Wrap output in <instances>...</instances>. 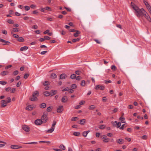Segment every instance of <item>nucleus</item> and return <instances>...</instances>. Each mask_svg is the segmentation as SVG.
Segmentation results:
<instances>
[{"label":"nucleus","mask_w":151,"mask_h":151,"mask_svg":"<svg viewBox=\"0 0 151 151\" xmlns=\"http://www.w3.org/2000/svg\"><path fill=\"white\" fill-rule=\"evenodd\" d=\"M75 73L77 75H81V72L80 71L78 70L76 71Z\"/></svg>","instance_id":"a18cd8bd"},{"label":"nucleus","mask_w":151,"mask_h":151,"mask_svg":"<svg viewBox=\"0 0 151 151\" xmlns=\"http://www.w3.org/2000/svg\"><path fill=\"white\" fill-rule=\"evenodd\" d=\"M105 88V87L104 86H100V85H97L96 86L95 89L96 90L100 89L101 90H104Z\"/></svg>","instance_id":"423d86ee"},{"label":"nucleus","mask_w":151,"mask_h":151,"mask_svg":"<svg viewBox=\"0 0 151 151\" xmlns=\"http://www.w3.org/2000/svg\"><path fill=\"white\" fill-rule=\"evenodd\" d=\"M11 89V88L10 87H9L6 88L5 89V90L6 91L8 92Z\"/></svg>","instance_id":"338daca9"},{"label":"nucleus","mask_w":151,"mask_h":151,"mask_svg":"<svg viewBox=\"0 0 151 151\" xmlns=\"http://www.w3.org/2000/svg\"><path fill=\"white\" fill-rule=\"evenodd\" d=\"M75 32H76V33L73 34V35L75 37L78 36V35L81 33L78 30L76 31Z\"/></svg>","instance_id":"4be33fe9"},{"label":"nucleus","mask_w":151,"mask_h":151,"mask_svg":"<svg viewBox=\"0 0 151 151\" xmlns=\"http://www.w3.org/2000/svg\"><path fill=\"white\" fill-rule=\"evenodd\" d=\"M19 28L17 27L14 28L13 29V31L14 32H17L19 31Z\"/></svg>","instance_id":"473e14b6"},{"label":"nucleus","mask_w":151,"mask_h":151,"mask_svg":"<svg viewBox=\"0 0 151 151\" xmlns=\"http://www.w3.org/2000/svg\"><path fill=\"white\" fill-rule=\"evenodd\" d=\"M76 76L75 74H73L70 76V78L72 79H74L76 78Z\"/></svg>","instance_id":"ea45409f"},{"label":"nucleus","mask_w":151,"mask_h":151,"mask_svg":"<svg viewBox=\"0 0 151 151\" xmlns=\"http://www.w3.org/2000/svg\"><path fill=\"white\" fill-rule=\"evenodd\" d=\"M45 10H47L51 11V8L48 6H46L45 7Z\"/></svg>","instance_id":"5fc2aeb1"},{"label":"nucleus","mask_w":151,"mask_h":151,"mask_svg":"<svg viewBox=\"0 0 151 151\" xmlns=\"http://www.w3.org/2000/svg\"><path fill=\"white\" fill-rule=\"evenodd\" d=\"M63 106H60L57 109V111L58 113H61L63 111Z\"/></svg>","instance_id":"1a4fd4ad"},{"label":"nucleus","mask_w":151,"mask_h":151,"mask_svg":"<svg viewBox=\"0 0 151 151\" xmlns=\"http://www.w3.org/2000/svg\"><path fill=\"white\" fill-rule=\"evenodd\" d=\"M148 14L147 13L145 10L143 12L142 16H144L145 17L147 16L148 15Z\"/></svg>","instance_id":"2f4dec72"},{"label":"nucleus","mask_w":151,"mask_h":151,"mask_svg":"<svg viewBox=\"0 0 151 151\" xmlns=\"http://www.w3.org/2000/svg\"><path fill=\"white\" fill-rule=\"evenodd\" d=\"M143 2L145 4V5L146 6H147L149 4L145 0L143 1Z\"/></svg>","instance_id":"680f3d73"},{"label":"nucleus","mask_w":151,"mask_h":151,"mask_svg":"<svg viewBox=\"0 0 151 151\" xmlns=\"http://www.w3.org/2000/svg\"><path fill=\"white\" fill-rule=\"evenodd\" d=\"M44 94L45 96H48L51 95L50 92L47 91H45L44 92Z\"/></svg>","instance_id":"aec40b11"},{"label":"nucleus","mask_w":151,"mask_h":151,"mask_svg":"<svg viewBox=\"0 0 151 151\" xmlns=\"http://www.w3.org/2000/svg\"><path fill=\"white\" fill-rule=\"evenodd\" d=\"M60 32L61 34L63 35H65L66 34V32L63 30L60 31Z\"/></svg>","instance_id":"3c124183"},{"label":"nucleus","mask_w":151,"mask_h":151,"mask_svg":"<svg viewBox=\"0 0 151 151\" xmlns=\"http://www.w3.org/2000/svg\"><path fill=\"white\" fill-rule=\"evenodd\" d=\"M1 102V106L2 107H4L6 106L7 105V104L8 103L7 101H6L4 100H2Z\"/></svg>","instance_id":"6e6552de"},{"label":"nucleus","mask_w":151,"mask_h":151,"mask_svg":"<svg viewBox=\"0 0 151 151\" xmlns=\"http://www.w3.org/2000/svg\"><path fill=\"white\" fill-rule=\"evenodd\" d=\"M18 73V70H15L13 72V74L14 76H16Z\"/></svg>","instance_id":"8fccbe9b"},{"label":"nucleus","mask_w":151,"mask_h":151,"mask_svg":"<svg viewBox=\"0 0 151 151\" xmlns=\"http://www.w3.org/2000/svg\"><path fill=\"white\" fill-rule=\"evenodd\" d=\"M21 84V81H19L17 84L16 86L17 87H19Z\"/></svg>","instance_id":"052dcab7"},{"label":"nucleus","mask_w":151,"mask_h":151,"mask_svg":"<svg viewBox=\"0 0 151 151\" xmlns=\"http://www.w3.org/2000/svg\"><path fill=\"white\" fill-rule=\"evenodd\" d=\"M35 123L36 125H39L43 123L41 119H37L35 121Z\"/></svg>","instance_id":"20e7f679"},{"label":"nucleus","mask_w":151,"mask_h":151,"mask_svg":"<svg viewBox=\"0 0 151 151\" xmlns=\"http://www.w3.org/2000/svg\"><path fill=\"white\" fill-rule=\"evenodd\" d=\"M125 118L124 117H121L119 119L121 120V122L122 123H125Z\"/></svg>","instance_id":"a878e982"},{"label":"nucleus","mask_w":151,"mask_h":151,"mask_svg":"<svg viewBox=\"0 0 151 151\" xmlns=\"http://www.w3.org/2000/svg\"><path fill=\"white\" fill-rule=\"evenodd\" d=\"M56 124V121H53L52 124V126L51 127L54 128H55V125Z\"/></svg>","instance_id":"72a5a7b5"},{"label":"nucleus","mask_w":151,"mask_h":151,"mask_svg":"<svg viewBox=\"0 0 151 151\" xmlns=\"http://www.w3.org/2000/svg\"><path fill=\"white\" fill-rule=\"evenodd\" d=\"M17 40L19 42H23L24 41V39L22 37H20L18 38Z\"/></svg>","instance_id":"5701e85b"},{"label":"nucleus","mask_w":151,"mask_h":151,"mask_svg":"<svg viewBox=\"0 0 151 151\" xmlns=\"http://www.w3.org/2000/svg\"><path fill=\"white\" fill-rule=\"evenodd\" d=\"M90 132V131L89 130L83 132V135L85 137H86L88 134Z\"/></svg>","instance_id":"a211bd4d"},{"label":"nucleus","mask_w":151,"mask_h":151,"mask_svg":"<svg viewBox=\"0 0 151 151\" xmlns=\"http://www.w3.org/2000/svg\"><path fill=\"white\" fill-rule=\"evenodd\" d=\"M26 109L28 110H32L33 109L32 105H29L27 106Z\"/></svg>","instance_id":"dca6fc26"},{"label":"nucleus","mask_w":151,"mask_h":151,"mask_svg":"<svg viewBox=\"0 0 151 151\" xmlns=\"http://www.w3.org/2000/svg\"><path fill=\"white\" fill-rule=\"evenodd\" d=\"M80 134L79 132H75L73 133V134L76 136H79Z\"/></svg>","instance_id":"c85d7f7f"},{"label":"nucleus","mask_w":151,"mask_h":151,"mask_svg":"<svg viewBox=\"0 0 151 151\" xmlns=\"http://www.w3.org/2000/svg\"><path fill=\"white\" fill-rule=\"evenodd\" d=\"M78 118L77 117H73L71 119V120L72 121H75L76 120V119H78Z\"/></svg>","instance_id":"de8ad7c7"},{"label":"nucleus","mask_w":151,"mask_h":151,"mask_svg":"<svg viewBox=\"0 0 151 151\" xmlns=\"http://www.w3.org/2000/svg\"><path fill=\"white\" fill-rule=\"evenodd\" d=\"M46 104L45 103H42L40 105V107L42 109L45 108L46 107Z\"/></svg>","instance_id":"412c9836"},{"label":"nucleus","mask_w":151,"mask_h":151,"mask_svg":"<svg viewBox=\"0 0 151 151\" xmlns=\"http://www.w3.org/2000/svg\"><path fill=\"white\" fill-rule=\"evenodd\" d=\"M57 91L56 90H52L51 91L50 93L51 96H52L56 94L57 93Z\"/></svg>","instance_id":"4468645a"},{"label":"nucleus","mask_w":151,"mask_h":151,"mask_svg":"<svg viewBox=\"0 0 151 151\" xmlns=\"http://www.w3.org/2000/svg\"><path fill=\"white\" fill-rule=\"evenodd\" d=\"M25 10L26 11H28L30 9V7L28 6H24Z\"/></svg>","instance_id":"603ef678"},{"label":"nucleus","mask_w":151,"mask_h":151,"mask_svg":"<svg viewBox=\"0 0 151 151\" xmlns=\"http://www.w3.org/2000/svg\"><path fill=\"white\" fill-rule=\"evenodd\" d=\"M60 79H64L67 77L66 75L65 74H62L60 75Z\"/></svg>","instance_id":"ddd939ff"},{"label":"nucleus","mask_w":151,"mask_h":151,"mask_svg":"<svg viewBox=\"0 0 151 151\" xmlns=\"http://www.w3.org/2000/svg\"><path fill=\"white\" fill-rule=\"evenodd\" d=\"M60 147L63 150H65V147L63 145H61L60 146Z\"/></svg>","instance_id":"c03bdc74"},{"label":"nucleus","mask_w":151,"mask_h":151,"mask_svg":"<svg viewBox=\"0 0 151 151\" xmlns=\"http://www.w3.org/2000/svg\"><path fill=\"white\" fill-rule=\"evenodd\" d=\"M45 40H49L50 39V37L47 36H45L44 37Z\"/></svg>","instance_id":"09e8293b"},{"label":"nucleus","mask_w":151,"mask_h":151,"mask_svg":"<svg viewBox=\"0 0 151 151\" xmlns=\"http://www.w3.org/2000/svg\"><path fill=\"white\" fill-rule=\"evenodd\" d=\"M146 6L147 9H148V11L150 10H151V7L149 4L147 6Z\"/></svg>","instance_id":"e2e57ef3"},{"label":"nucleus","mask_w":151,"mask_h":151,"mask_svg":"<svg viewBox=\"0 0 151 151\" xmlns=\"http://www.w3.org/2000/svg\"><path fill=\"white\" fill-rule=\"evenodd\" d=\"M102 138L104 139V142H109V139L108 138H107V136L106 135H103L102 136Z\"/></svg>","instance_id":"9d476101"},{"label":"nucleus","mask_w":151,"mask_h":151,"mask_svg":"<svg viewBox=\"0 0 151 151\" xmlns=\"http://www.w3.org/2000/svg\"><path fill=\"white\" fill-rule=\"evenodd\" d=\"M52 108L53 107L52 106H50L47 108V111L48 112H50L52 110Z\"/></svg>","instance_id":"b1692460"},{"label":"nucleus","mask_w":151,"mask_h":151,"mask_svg":"<svg viewBox=\"0 0 151 151\" xmlns=\"http://www.w3.org/2000/svg\"><path fill=\"white\" fill-rule=\"evenodd\" d=\"M9 72L7 71H4L0 73V75L3 76H5L9 73Z\"/></svg>","instance_id":"9b49d317"},{"label":"nucleus","mask_w":151,"mask_h":151,"mask_svg":"<svg viewBox=\"0 0 151 151\" xmlns=\"http://www.w3.org/2000/svg\"><path fill=\"white\" fill-rule=\"evenodd\" d=\"M1 142H2L3 144H0V147H3L6 144V143L4 142L0 141V143H1Z\"/></svg>","instance_id":"4c0bfd02"},{"label":"nucleus","mask_w":151,"mask_h":151,"mask_svg":"<svg viewBox=\"0 0 151 151\" xmlns=\"http://www.w3.org/2000/svg\"><path fill=\"white\" fill-rule=\"evenodd\" d=\"M117 142L119 144H122L124 143V141L122 139H119L117 141Z\"/></svg>","instance_id":"6ab92c4d"},{"label":"nucleus","mask_w":151,"mask_h":151,"mask_svg":"<svg viewBox=\"0 0 151 151\" xmlns=\"http://www.w3.org/2000/svg\"><path fill=\"white\" fill-rule=\"evenodd\" d=\"M32 28L34 29H36L38 28V26L37 25H35L32 26Z\"/></svg>","instance_id":"0e129e2a"},{"label":"nucleus","mask_w":151,"mask_h":151,"mask_svg":"<svg viewBox=\"0 0 151 151\" xmlns=\"http://www.w3.org/2000/svg\"><path fill=\"white\" fill-rule=\"evenodd\" d=\"M121 125V123L120 122H117V123L116 124V127L117 128H119Z\"/></svg>","instance_id":"37998d69"},{"label":"nucleus","mask_w":151,"mask_h":151,"mask_svg":"<svg viewBox=\"0 0 151 151\" xmlns=\"http://www.w3.org/2000/svg\"><path fill=\"white\" fill-rule=\"evenodd\" d=\"M111 69L114 71L115 70H116V67L114 65H111Z\"/></svg>","instance_id":"e433bc0d"},{"label":"nucleus","mask_w":151,"mask_h":151,"mask_svg":"<svg viewBox=\"0 0 151 151\" xmlns=\"http://www.w3.org/2000/svg\"><path fill=\"white\" fill-rule=\"evenodd\" d=\"M106 127V126L104 124H102L101 125L99 126V128L100 129H104V128H105Z\"/></svg>","instance_id":"bb28decb"},{"label":"nucleus","mask_w":151,"mask_h":151,"mask_svg":"<svg viewBox=\"0 0 151 151\" xmlns=\"http://www.w3.org/2000/svg\"><path fill=\"white\" fill-rule=\"evenodd\" d=\"M54 129L55 128L51 127V128L46 130V131L47 133H51L54 131Z\"/></svg>","instance_id":"f8f14e48"},{"label":"nucleus","mask_w":151,"mask_h":151,"mask_svg":"<svg viewBox=\"0 0 151 151\" xmlns=\"http://www.w3.org/2000/svg\"><path fill=\"white\" fill-rule=\"evenodd\" d=\"M2 33L3 34H4V35H6L7 33V32L6 30H3L2 31Z\"/></svg>","instance_id":"6e6d98bb"},{"label":"nucleus","mask_w":151,"mask_h":151,"mask_svg":"<svg viewBox=\"0 0 151 151\" xmlns=\"http://www.w3.org/2000/svg\"><path fill=\"white\" fill-rule=\"evenodd\" d=\"M49 83L47 81H45L44 83H43V85L44 86H46L48 85V84Z\"/></svg>","instance_id":"774afa93"},{"label":"nucleus","mask_w":151,"mask_h":151,"mask_svg":"<svg viewBox=\"0 0 151 151\" xmlns=\"http://www.w3.org/2000/svg\"><path fill=\"white\" fill-rule=\"evenodd\" d=\"M93 40L95 41L98 44H100L101 42H100L98 40L96 39H94Z\"/></svg>","instance_id":"bf43d9fd"},{"label":"nucleus","mask_w":151,"mask_h":151,"mask_svg":"<svg viewBox=\"0 0 151 151\" xmlns=\"http://www.w3.org/2000/svg\"><path fill=\"white\" fill-rule=\"evenodd\" d=\"M51 77L52 78H55L57 77V76L55 73H53L51 74Z\"/></svg>","instance_id":"7c9ffc66"},{"label":"nucleus","mask_w":151,"mask_h":151,"mask_svg":"<svg viewBox=\"0 0 151 151\" xmlns=\"http://www.w3.org/2000/svg\"><path fill=\"white\" fill-rule=\"evenodd\" d=\"M22 129L24 131L26 132H28L29 131V128L27 125H25L22 126Z\"/></svg>","instance_id":"39448f33"},{"label":"nucleus","mask_w":151,"mask_h":151,"mask_svg":"<svg viewBox=\"0 0 151 151\" xmlns=\"http://www.w3.org/2000/svg\"><path fill=\"white\" fill-rule=\"evenodd\" d=\"M86 84V82L84 80L82 81L81 83V85L82 86H84Z\"/></svg>","instance_id":"c756f323"},{"label":"nucleus","mask_w":151,"mask_h":151,"mask_svg":"<svg viewBox=\"0 0 151 151\" xmlns=\"http://www.w3.org/2000/svg\"><path fill=\"white\" fill-rule=\"evenodd\" d=\"M85 122V119H82L80 120L79 124L81 125H84Z\"/></svg>","instance_id":"393cba45"},{"label":"nucleus","mask_w":151,"mask_h":151,"mask_svg":"<svg viewBox=\"0 0 151 151\" xmlns=\"http://www.w3.org/2000/svg\"><path fill=\"white\" fill-rule=\"evenodd\" d=\"M68 99L66 96H64L62 98V102L65 103L67 102Z\"/></svg>","instance_id":"f3484780"},{"label":"nucleus","mask_w":151,"mask_h":151,"mask_svg":"<svg viewBox=\"0 0 151 151\" xmlns=\"http://www.w3.org/2000/svg\"><path fill=\"white\" fill-rule=\"evenodd\" d=\"M25 144H37V142H28L25 143Z\"/></svg>","instance_id":"c9c22d12"},{"label":"nucleus","mask_w":151,"mask_h":151,"mask_svg":"<svg viewBox=\"0 0 151 151\" xmlns=\"http://www.w3.org/2000/svg\"><path fill=\"white\" fill-rule=\"evenodd\" d=\"M11 98L9 97H8L7 98V103H9L10 102H11Z\"/></svg>","instance_id":"864d4df0"},{"label":"nucleus","mask_w":151,"mask_h":151,"mask_svg":"<svg viewBox=\"0 0 151 151\" xmlns=\"http://www.w3.org/2000/svg\"><path fill=\"white\" fill-rule=\"evenodd\" d=\"M85 103V102L84 101H82L79 103V104L81 105H82L84 104Z\"/></svg>","instance_id":"4d7b16f0"},{"label":"nucleus","mask_w":151,"mask_h":151,"mask_svg":"<svg viewBox=\"0 0 151 151\" xmlns=\"http://www.w3.org/2000/svg\"><path fill=\"white\" fill-rule=\"evenodd\" d=\"M49 31H50L49 30L47 29L46 31L43 32V34H48V33L49 32Z\"/></svg>","instance_id":"69168bd1"},{"label":"nucleus","mask_w":151,"mask_h":151,"mask_svg":"<svg viewBox=\"0 0 151 151\" xmlns=\"http://www.w3.org/2000/svg\"><path fill=\"white\" fill-rule=\"evenodd\" d=\"M145 18L147 20V21L150 22H151V19L149 15L145 17Z\"/></svg>","instance_id":"cd10ccee"},{"label":"nucleus","mask_w":151,"mask_h":151,"mask_svg":"<svg viewBox=\"0 0 151 151\" xmlns=\"http://www.w3.org/2000/svg\"><path fill=\"white\" fill-rule=\"evenodd\" d=\"M95 108V106L94 105H92L90 106L89 107L90 109H93Z\"/></svg>","instance_id":"79ce46f5"},{"label":"nucleus","mask_w":151,"mask_h":151,"mask_svg":"<svg viewBox=\"0 0 151 151\" xmlns=\"http://www.w3.org/2000/svg\"><path fill=\"white\" fill-rule=\"evenodd\" d=\"M131 6L135 11L136 15L139 17L142 16L143 12L144 9L143 8L139 9V7L132 2L131 3Z\"/></svg>","instance_id":"f257e3e1"},{"label":"nucleus","mask_w":151,"mask_h":151,"mask_svg":"<svg viewBox=\"0 0 151 151\" xmlns=\"http://www.w3.org/2000/svg\"><path fill=\"white\" fill-rule=\"evenodd\" d=\"M7 22L11 24H12L14 23L12 19H8L7 21Z\"/></svg>","instance_id":"58836bf2"},{"label":"nucleus","mask_w":151,"mask_h":151,"mask_svg":"<svg viewBox=\"0 0 151 151\" xmlns=\"http://www.w3.org/2000/svg\"><path fill=\"white\" fill-rule=\"evenodd\" d=\"M21 146L15 145H12L11 146V148L14 149H17L21 148Z\"/></svg>","instance_id":"0eeeda50"},{"label":"nucleus","mask_w":151,"mask_h":151,"mask_svg":"<svg viewBox=\"0 0 151 151\" xmlns=\"http://www.w3.org/2000/svg\"><path fill=\"white\" fill-rule=\"evenodd\" d=\"M28 47L27 46H24L23 47H22L20 48V51H25L28 49Z\"/></svg>","instance_id":"2eb2a0df"},{"label":"nucleus","mask_w":151,"mask_h":151,"mask_svg":"<svg viewBox=\"0 0 151 151\" xmlns=\"http://www.w3.org/2000/svg\"><path fill=\"white\" fill-rule=\"evenodd\" d=\"M7 83V82L4 81H0V84H1L3 85H6Z\"/></svg>","instance_id":"f704fd0d"},{"label":"nucleus","mask_w":151,"mask_h":151,"mask_svg":"<svg viewBox=\"0 0 151 151\" xmlns=\"http://www.w3.org/2000/svg\"><path fill=\"white\" fill-rule=\"evenodd\" d=\"M142 138L144 139H146L147 138V136L146 135H144L142 137Z\"/></svg>","instance_id":"13d9d810"},{"label":"nucleus","mask_w":151,"mask_h":151,"mask_svg":"<svg viewBox=\"0 0 151 151\" xmlns=\"http://www.w3.org/2000/svg\"><path fill=\"white\" fill-rule=\"evenodd\" d=\"M71 87L73 89H75L76 88L77 86L76 84H73L71 85Z\"/></svg>","instance_id":"a19ab883"},{"label":"nucleus","mask_w":151,"mask_h":151,"mask_svg":"<svg viewBox=\"0 0 151 151\" xmlns=\"http://www.w3.org/2000/svg\"><path fill=\"white\" fill-rule=\"evenodd\" d=\"M39 95V92L37 91H36L33 93L32 96L30 97L29 100L32 101H36L37 99V97Z\"/></svg>","instance_id":"f03ea898"},{"label":"nucleus","mask_w":151,"mask_h":151,"mask_svg":"<svg viewBox=\"0 0 151 151\" xmlns=\"http://www.w3.org/2000/svg\"><path fill=\"white\" fill-rule=\"evenodd\" d=\"M29 76V74L28 73H26L24 75V78L25 79H27L28 78V77Z\"/></svg>","instance_id":"49530a36"},{"label":"nucleus","mask_w":151,"mask_h":151,"mask_svg":"<svg viewBox=\"0 0 151 151\" xmlns=\"http://www.w3.org/2000/svg\"><path fill=\"white\" fill-rule=\"evenodd\" d=\"M48 114L47 112H44L41 117V119L43 123H46L48 119V117H47Z\"/></svg>","instance_id":"7ed1b4c3"}]
</instances>
